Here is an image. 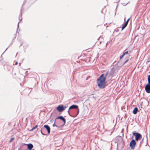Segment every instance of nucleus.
Here are the masks:
<instances>
[{
	"instance_id": "obj_10",
	"label": "nucleus",
	"mask_w": 150,
	"mask_h": 150,
	"mask_svg": "<svg viewBox=\"0 0 150 150\" xmlns=\"http://www.w3.org/2000/svg\"><path fill=\"white\" fill-rule=\"evenodd\" d=\"M56 119H59L63 121L64 122V125L66 122L65 119L62 116H60L57 117Z\"/></svg>"
},
{
	"instance_id": "obj_21",
	"label": "nucleus",
	"mask_w": 150,
	"mask_h": 150,
	"mask_svg": "<svg viewBox=\"0 0 150 150\" xmlns=\"http://www.w3.org/2000/svg\"><path fill=\"white\" fill-rule=\"evenodd\" d=\"M128 59L126 60V61L125 62L124 64L126 63L127 62H128Z\"/></svg>"
},
{
	"instance_id": "obj_14",
	"label": "nucleus",
	"mask_w": 150,
	"mask_h": 150,
	"mask_svg": "<svg viewBox=\"0 0 150 150\" xmlns=\"http://www.w3.org/2000/svg\"><path fill=\"white\" fill-rule=\"evenodd\" d=\"M148 83L150 84V75H149L148 77Z\"/></svg>"
},
{
	"instance_id": "obj_23",
	"label": "nucleus",
	"mask_w": 150,
	"mask_h": 150,
	"mask_svg": "<svg viewBox=\"0 0 150 150\" xmlns=\"http://www.w3.org/2000/svg\"><path fill=\"white\" fill-rule=\"evenodd\" d=\"M17 64H18V62H16L15 63V64L17 65Z\"/></svg>"
},
{
	"instance_id": "obj_13",
	"label": "nucleus",
	"mask_w": 150,
	"mask_h": 150,
	"mask_svg": "<svg viewBox=\"0 0 150 150\" xmlns=\"http://www.w3.org/2000/svg\"><path fill=\"white\" fill-rule=\"evenodd\" d=\"M138 110V109L137 108H135L133 110V113L134 114L137 113Z\"/></svg>"
},
{
	"instance_id": "obj_24",
	"label": "nucleus",
	"mask_w": 150,
	"mask_h": 150,
	"mask_svg": "<svg viewBox=\"0 0 150 150\" xmlns=\"http://www.w3.org/2000/svg\"><path fill=\"white\" fill-rule=\"evenodd\" d=\"M19 22L18 23V27H19Z\"/></svg>"
},
{
	"instance_id": "obj_20",
	"label": "nucleus",
	"mask_w": 150,
	"mask_h": 150,
	"mask_svg": "<svg viewBox=\"0 0 150 150\" xmlns=\"http://www.w3.org/2000/svg\"><path fill=\"white\" fill-rule=\"evenodd\" d=\"M19 20L21 21V20H22V16H21V17H20L19 18Z\"/></svg>"
},
{
	"instance_id": "obj_19",
	"label": "nucleus",
	"mask_w": 150,
	"mask_h": 150,
	"mask_svg": "<svg viewBox=\"0 0 150 150\" xmlns=\"http://www.w3.org/2000/svg\"><path fill=\"white\" fill-rule=\"evenodd\" d=\"M55 121H54V124L53 125V127H58L57 125H56L55 124Z\"/></svg>"
},
{
	"instance_id": "obj_17",
	"label": "nucleus",
	"mask_w": 150,
	"mask_h": 150,
	"mask_svg": "<svg viewBox=\"0 0 150 150\" xmlns=\"http://www.w3.org/2000/svg\"><path fill=\"white\" fill-rule=\"evenodd\" d=\"M127 25H125V24L122 27V30H123L127 26Z\"/></svg>"
},
{
	"instance_id": "obj_26",
	"label": "nucleus",
	"mask_w": 150,
	"mask_h": 150,
	"mask_svg": "<svg viewBox=\"0 0 150 150\" xmlns=\"http://www.w3.org/2000/svg\"><path fill=\"white\" fill-rule=\"evenodd\" d=\"M32 150H35L34 149H33Z\"/></svg>"
},
{
	"instance_id": "obj_9",
	"label": "nucleus",
	"mask_w": 150,
	"mask_h": 150,
	"mask_svg": "<svg viewBox=\"0 0 150 150\" xmlns=\"http://www.w3.org/2000/svg\"><path fill=\"white\" fill-rule=\"evenodd\" d=\"M44 128H45L47 130L48 133L49 134L50 133V127L48 125H45L44 126Z\"/></svg>"
},
{
	"instance_id": "obj_11",
	"label": "nucleus",
	"mask_w": 150,
	"mask_h": 150,
	"mask_svg": "<svg viewBox=\"0 0 150 150\" xmlns=\"http://www.w3.org/2000/svg\"><path fill=\"white\" fill-rule=\"evenodd\" d=\"M128 54V51H126L125 52H123V54L122 55L120 56V59H122L125 55H127Z\"/></svg>"
},
{
	"instance_id": "obj_7",
	"label": "nucleus",
	"mask_w": 150,
	"mask_h": 150,
	"mask_svg": "<svg viewBox=\"0 0 150 150\" xmlns=\"http://www.w3.org/2000/svg\"><path fill=\"white\" fill-rule=\"evenodd\" d=\"M78 106H77V105H72L69 108L68 111V114L69 115L71 116V115H70L69 112V110L71 109H77L78 108Z\"/></svg>"
},
{
	"instance_id": "obj_4",
	"label": "nucleus",
	"mask_w": 150,
	"mask_h": 150,
	"mask_svg": "<svg viewBox=\"0 0 150 150\" xmlns=\"http://www.w3.org/2000/svg\"><path fill=\"white\" fill-rule=\"evenodd\" d=\"M67 107H64L63 105H59L57 107V110L59 112H61L65 110Z\"/></svg>"
},
{
	"instance_id": "obj_3",
	"label": "nucleus",
	"mask_w": 150,
	"mask_h": 150,
	"mask_svg": "<svg viewBox=\"0 0 150 150\" xmlns=\"http://www.w3.org/2000/svg\"><path fill=\"white\" fill-rule=\"evenodd\" d=\"M132 134L133 135L135 136V139L136 141H138L139 140H140L141 139L142 137L140 134L133 132Z\"/></svg>"
},
{
	"instance_id": "obj_5",
	"label": "nucleus",
	"mask_w": 150,
	"mask_h": 150,
	"mask_svg": "<svg viewBox=\"0 0 150 150\" xmlns=\"http://www.w3.org/2000/svg\"><path fill=\"white\" fill-rule=\"evenodd\" d=\"M136 145V142L134 139H132L130 143V146L132 149H134Z\"/></svg>"
},
{
	"instance_id": "obj_16",
	"label": "nucleus",
	"mask_w": 150,
	"mask_h": 150,
	"mask_svg": "<svg viewBox=\"0 0 150 150\" xmlns=\"http://www.w3.org/2000/svg\"><path fill=\"white\" fill-rule=\"evenodd\" d=\"M129 18L127 21H126V22H125V25H127V24L129 22Z\"/></svg>"
},
{
	"instance_id": "obj_18",
	"label": "nucleus",
	"mask_w": 150,
	"mask_h": 150,
	"mask_svg": "<svg viewBox=\"0 0 150 150\" xmlns=\"http://www.w3.org/2000/svg\"><path fill=\"white\" fill-rule=\"evenodd\" d=\"M14 139V138H11L9 141L10 142H11Z\"/></svg>"
},
{
	"instance_id": "obj_8",
	"label": "nucleus",
	"mask_w": 150,
	"mask_h": 150,
	"mask_svg": "<svg viewBox=\"0 0 150 150\" xmlns=\"http://www.w3.org/2000/svg\"><path fill=\"white\" fill-rule=\"evenodd\" d=\"M26 145L27 146L28 149L29 150H31L33 147V145L30 143L26 144Z\"/></svg>"
},
{
	"instance_id": "obj_1",
	"label": "nucleus",
	"mask_w": 150,
	"mask_h": 150,
	"mask_svg": "<svg viewBox=\"0 0 150 150\" xmlns=\"http://www.w3.org/2000/svg\"><path fill=\"white\" fill-rule=\"evenodd\" d=\"M103 74H102L97 79V83L99 87L101 89L104 88L106 86V82L105 78L103 77Z\"/></svg>"
},
{
	"instance_id": "obj_12",
	"label": "nucleus",
	"mask_w": 150,
	"mask_h": 150,
	"mask_svg": "<svg viewBox=\"0 0 150 150\" xmlns=\"http://www.w3.org/2000/svg\"><path fill=\"white\" fill-rule=\"evenodd\" d=\"M45 130V128L42 127L41 128L40 131L41 134L43 135H46V134L44 132V131Z\"/></svg>"
},
{
	"instance_id": "obj_6",
	"label": "nucleus",
	"mask_w": 150,
	"mask_h": 150,
	"mask_svg": "<svg viewBox=\"0 0 150 150\" xmlns=\"http://www.w3.org/2000/svg\"><path fill=\"white\" fill-rule=\"evenodd\" d=\"M146 92L148 93H150V84H147L145 87Z\"/></svg>"
},
{
	"instance_id": "obj_22",
	"label": "nucleus",
	"mask_w": 150,
	"mask_h": 150,
	"mask_svg": "<svg viewBox=\"0 0 150 150\" xmlns=\"http://www.w3.org/2000/svg\"><path fill=\"white\" fill-rule=\"evenodd\" d=\"M128 59L126 60V61L125 62L124 64L126 63L127 62H128Z\"/></svg>"
},
{
	"instance_id": "obj_2",
	"label": "nucleus",
	"mask_w": 150,
	"mask_h": 150,
	"mask_svg": "<svg viewBox=\"0 0 150 150\" xmlns=\"http://www.w3.org/2000/svg\"><path fill=\"white\" fill-rule=\"evenodd\" d=\"M103 74V77L105 78V79L107 80L108 81H109L110 80L112 77V74L110 73H109L108 71L105 74Z\"/></svg>"
},
{
	"instance_id": "obj_15",
	"label": "nucleus",
	"mask_w": 150,
	"mask_h": 150,
	"mask_svg": "<svg viewBox=\"0 0 150 150\" xmlns=\"http://www.w3.org/2000/svg\"><path fill=\"white\" fill-rule=\"evenodd\" d=\"M38 126L37 125H35L34 127L32 128V129L30 130V131H33L34 129L36 128Z\"/></svg>"
},
{
	"instance_id": "obj_25",
	"label": "nucleus",
	"mask_w": 150,
	"mask_h": 150,
	"mask_svg": "<svg viewBox=\"0 0 150 150\" xmlns=\"http://www.w3.org/2000/svg\"><path fill=\"white\" fill-rule=\"evenodd\" d=\"M79 110H78V113H79Z\"/></svg>"
}]
</instances>
